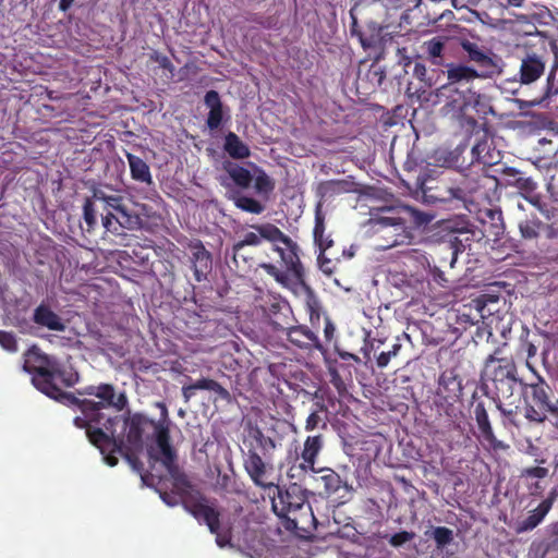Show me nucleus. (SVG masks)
Segmentation results:
<instances>
[{
	"instance_id": "nucleus-1",
	"label": "nucleus",
	"mask_w": 558,
	"mask_h": 558,
	"mask_svg": "<svg viewBox=\"0 0 558 558\" xmlns=\"http://www.w3.org/2000/svg\"><path fill=\"white\" fill-rule=\"evenodd\" d=\"M23 369L32 376L36 389L80 412L73 418L76 427L104 423L101 410L106 405L114 404L121 409L128 402L124 391L117 392L116 387L107 383L83 387L76 393L63 391L62 387H72L78 381L77 372L65 367L56 356L46 354L35 344L23 354Z\"/></svg>"
},
{
	"instance_id": "nucleus-2",
	"label": "nucleus",
	"mask_w": 558,
	"mask_h": 558,
	"mask_svg": "<svg viewBox=\"0 0 558 558\" xmlns=\"http://www.w3.org/2000/svg\"><path fill=\"white\" fill-rule=\"evenodd\" d=\"M129 403V401L126 402ZM114 404L106 405L101 411L104 423H90L89 426L80 427L85 429L90 444L97 447L101 453L107 448H113V451H122L123 447L142 451L145 444L153 442L158 435L159 427H165L167 423L156 422L143 413H129L126 417L109 413L111 409L117 412L122 411Z\"/></svg>"
},
{
	"instance_id": "nucleus-3",
	"label": "nucleus",
	"mask_w": 558,
	"mask_h": 558,
	"mask_svg": "<svg viewBox=\"0 0 558 558\" xmlns=\"http://www.w3.org/2000/svg\"><path fill=\"white\" fill-rule=\"evenodd\" d=\"M502 347H497L484 361L482 378L492 384L493 399L502 415L512 417L519 409V398L514 395L515 386L524 383L518 375V367L512 357L501 356Z\"/></svg>"
},
{
	"instance_id": "nucleus-4",
	"label": "nucleus",
	"mask_w": 558,
	"mask_h": 558,
	"mask_svg": "<svg viewBox=\"0 0 558 558\" xmlns=\"http://www.w3.org/2000/svg\"><path fill=\"white\" fill-rule=\"evenodd\" d=\"M373 228L385 241L383 248L410 244L414 229L426 226L430 217L411 206L401 205L380 209L377 217L371 219Z\"/></svg>"
},
{
	"instance_id": "nucleus-5",
	"label": "nucleus",
	"mask_w": 558,
	"mask_h": 558,
	"mask_svg": "<svg viewBox=\"0 0 558 558\" xmlns=\"http://www.w3.org/2000/svg\"><path fill=\"white\" fill-rule=\"evenodd\" d=\"M243 466L255 486L275 490L271 497V506L278 517L287 518L290 512H294L304 506L305 497L298 484L293 483L283 488L271 481H267V475L272 468L258 456L256 449L248 448L244 453Z\"/></svg>"
},
{
	"instance_id": "nucleus-6",
	"label": "nucleus",
	"mask_w": 558,
	"mask_h": 558,
	"mask_svg": "<svg viewBox=\"0 0 558 558\" xmlns=\"http://www.w3.org/2000/svg\"><path fill=\"white\" fill-rule=\"evenodd\" d=\"M260 232L265 240L274 244V251L279 254L286 271L291 274L307 291L312 292L305 283V270L300 259V247L296 242L272 223L260 227Z\"/></svg>"
},
{
	"instance_id": "nucleus-7",
	"label": "nucleus",
	"mask_w": 558,
	"mask_h": 558,
	"mask_svg": "<svg viewBox=\"0 0 558 558\" xmlns=\"http://www.w3.org/2000/svg\"><path fill=\"white\" fill-rule=\"evenodd\" d=\"M536 376V383H521V391L525 403V417L531 422L542 423L547 413L555 411L556 405L550 400V387L537 373Z\"/></svg>"
},
{
	"instance_id": "nucleus-8",
	"label": "nucleus",
	"mask_w": 558,
	"mask_h": 558,
	"mask_svg": "<svg viewBox=\"0 0 558 558\" xmlns=\"http://www.w3.org/2000/svg\"><path fill=\"white\" fill-rule=\"evenodd\" d=\"M438 96L446 98L441 108L445 116L459 119L466 116L470 109L480 113L478 106L482 104V96L473 90L472 86H465L464 88L441 86L438 88Z\"/></svg>"
},
{
	"instance_id": "nucleus-9",
	"label": "nucleus",
	"mask_w": 558,
	"mask_h": 558,
	"mask_svg": "<svg viewBox=\"0 0 558 558\" xmlns=\"http://www.w3.org/2000/svg\"><path fill=\"white\" fill-rule=\"evenodd\" d=\"M192 487L183 492H177L181 498L184 509L191 513L198 522H204L210 533H217L220 530V512L213 506L201 493L193 495Z\"/></svg>"
},
{
	"instance_id": "nucleus-10",
	"label": "nucleus",
	"mask_w": 558,
	"mask_h": 558,
	"mask_svg": "<svg viewBox=\"0 0 558 558\" xmlns=\"http://www.w3.org/2000/svg\"><path fill=\"white\" fill-rule=\"evenodd\" d=\"M154 441L159 448L161 463L173 480V488L175 492H183L191 488V482L187 476L180 471L175 462L177 453L170 444V430L168 424L165 427H159L158 435L155 437Z\"/></svg>"
},
{
	"instance_id": "nucleus-11",
	"label": "nucleus",
	"mask_w": 558,
	"mask_h": 558,
	"mask_svg": "<svg viewBox=\"0 0 558 558\" xmlns=\"http://www.w3.org/2000/svg\"><path fill=\"white\" fill-rule=\"evenodd\" d=\"M116 201L117 203L109 206L105 214L101 215L102 227L108 232L114 234L119 233V228L126 230L138 229L142 223L141 217L128 208L123 196H117Z\"/></svg>"
},
{
	"instance_id": "nucleus-12",
	"label": "nucleus",
	"mask_w": 558,
	"mask_h": 558,
	"mask_svg": "<svg viewBox=\"0 0 558 558\" xmlns=\"http://www.w3.org/2000/svg\"><path fill=\"white\" fill-rule=\"evenodd\" d=\"M420 187L434 202L448 203L454 199L465 202V189L461 187V182L454 184L445 177L422 182Z\"/></svg>"
},
{
	"instance_id": "nucleus-13",
	"label": "nucleus",
	"mask_w": 558,
	"mask_h": 558,
	"mask_svg": "<svg viewBox=\"0 0 558 558\" xmlns=\"http://www.w3.org/2000/svg\"><path fill=\"white\" fill-rule=\"evenodd\" d=\"M498 180L495 177L481 174L477 177L464 178L461 187L465 189V202H489L494 197Z\"/></svg>"
},
{
	"instance_id": "nucleus-14",
	"label": "nucleus",
	"mask_w": 558,
	"mask_h": 558,
	"mask_svg": "<svg viewBox=\"0 0 558 558\" xmlns=\"http://www.w3.org/2000/svg\"><path fill=\"white\" fill-rule=\"evenodd\" d=\"M186 248L191 255L189 257L194 279L203 282L208 279L213 270V254L205 247L199 239H192L187 242Z\"/></svg>"
},
{
	"instance_id": "nucleus-15",
	"label": "nucleus",
	"mask_w": 558,
	"mask_h": 558,
	"mask_svg": "<svg viewBox=\"0 0 558 558\" xmlns=\"http://www.w3.org/2000/svg\"><path fill=\"white\" fill-rule=\"evenodd\" d=\"M545 69V56L535 51H527L520 59V66L514 81L521 85H531L544 75Z\"/></svg>"
},
{
	"instance_id": "nucleus-16",
	"label": "nucleus",
	"mask_w": 558,
	"mask_h": 558,
	"mask_svg": "<svg viewBox=\"0 0 558 558\" xmlns=\"http://www.w3.org/2000/svg\"><path fill=\"white\" fill-rule=\"evenodd\" d=\"M534 163L539 168H558V131L551 137H542L534 147Z\"/></svg>"
},
{
	"instance_id": "nucleus-17",
	"label": "nucleus",
	"mask_w": 558,
	"mask_h": 558,
	"mask_svg": "<svg viewBox=\"0 0 558 558\" xmlns=\"http://www.w3.org/2000/svg\"><path fill=\"white\" fill-rule=\"evenodd\" d=\"M204 104L209 109L206 125L210 131L220 129L225 122L229 121V110L225 108L217 90H208L204 96Z\"/></svg>"
},
{
	"instance_id": "nucleus-18",
	"label": "nucleus",
	"mask_w": 558,
	"mask_h": 558,
	"mask_svg": "<svg viewBox=\"0 0 558 558\" xmlns=\"http://www.w3.org/2000/svg\"><path fill=\"white\" fill-rule=\"evenodd\" d=\"M264 310L275 331H282L283 328H288L292 320V310L289 303L282 299H271Z\"/></svg>"
},
{
	"instance_id": "nucleus-19",
	"label": "nucleus",
	"mask_w": 558,
	"mask_h": 558,
	"mask_svg": "<svg viewBox=\"0 0 558 558\" xmlns=\"http://www.w3.org/2000/svg\"><path fill=\"white\" fill-rule=\"evenodd\" d=\"M282 331L286 332L287 339L300 349H316L320 352L324 351V347L318 337L307 326H293L289 323L288 328H283Z\"/></svg>"
},
{
	"instance_id": "nucleus-20",
	"label": "nucleus",
	"mask_w": 558,
	"mask_h": 558,
	"mask_svg": "<svg viewBox=\"0 0 558 558\" xmlns=\"http://www.w3.org/2000/svg\"><path fill=\"white\" fill-rule=\"evenodd\" d=\"M473 412L483 441L486 442L489 446V448L494 450L502 449L504 444L502 441L498 440L497 437L495 436L485 403L483 401L476 402Z\"/></svg>"
},
{
	"instance_id": "nucleus-21",
	"label": "nucleus",
	"mask_w": 558,
	"mask_h": 558,
	"mask_svg": "<svg viewBox=\"0 0 558 558\" xmlns=\"http://www.w3.org/2000/svg\"><path fill=\"white\" fill-rule=\"evenodd\" d=\"M325 439L322 434L307 436L303 444L301 458L303 462L299 465V469L303 471L316 472L315 463L320 451L324 448Z\"/></svg>"
},
{
	"instance_id": "nucleus-22",
	"label": "nucleus",
	"mask_w": 558,
	"mask_h": 558,
	"mask_svg": "<svg viewBox=\"0 0 558 558\" xmlns=\"http://www.w3.org/2000/svg\"><path fill=\"white\" fill-rule=\"evenodd\" d=\"M480 74L476 70L471 66L464 64H447V80L448 82L444 86L451 87H461L471 86L475 78H477Z\"/></svg>"
},
{
	"instance_id": "nucleus-23",
	"label": "nucleus",
	"mask_w": 558,
	"mask_h": 558,
	"mask_svg": "<svg viewBox=\"0 0 558 558\" xmlns=\"http://www.w3.org/2000/svg\"><path fill=\"white\" fill-rule=\"evenodd\" d=\"M477 306H481L483 314V325L489 327L495 319V315H498L500 312L501 298L498 294L483 293L477 296ZM499 316H497V318Z\"/></svg>"
},
{
	"instance_id": "nucleus-24",
	"label": "nucleus",
	"mask_w": 558,
	"mask_h": 558,
	"mask_svg": "<svg viewBox=\"0 0 558 558\" xmlns=\"http://www.w3.org/2000/svg\"><path fill=\"white\" fill-rule=\"evenodd\" d=\"M33 320L43 327L53 331H63L65 326L61 318L47 305L40 304L34 311Z\"/></svg>"
},
{
	"instance_id": "nucleus-25",
	"label": "nucleus",
	"mask_w": 558,
	"mask_h": 558,
	"mask_svg": "<svg viewBox=\"0 0 558 558\" xmlns=\"http://www.w3.org/2000/svg\"><path fill=\"white\" fill-rule=\"evenodd\" d=\"M481 222L483 225L484 232H487L495 238H499L504 233L505 227L500 209L486 208L485 210H481Z\"/></svg>"
},
{
	"instance_id": "nucleus-26",
	"label": "nucleus",
	"mask_w": 558,
	"mask_h": 558,
	"mask_svg": "<svg viewBox=\"0 0 558 558\" xmlns=\"http://www.w3.org/2000/svg\"><path fill=\"white\" fill-rule=\"evenodd\" d=\"M352 191V183L347 180H327L318 184L316 194L319 197L318 202L331 198L333 196L349 193Z\"/></svg>"
},
{
	"instance_id": "nucleus-27",
	"label": "nucleus",
	"mask_w": 558,
	"mask_h": 558,
	"mask_svg": "<svg viewBox=\"0 0 558 558\" xmlns=\"http://www.w3.org/2000/svg\"><path fill=\"white\" fill-rule=\"evenodd\" d=\"M125 157L129 162L131 178L141 183L151 185L154 183L150 168L141 157L126 153Z\"/></svg>"
},
{
	"instance_id": "nucleus-28",
	"label": "nucleus",
	"mask_w": 558,
	"mask_h": 558,
	"mask_svg": "<svg viewBox=\"0 0 558 558\" xmlns=\"http://www.w3.org/2000/svg\"><path fill=\"white\" fill-rule=\"evenodd\" d=\"M222 169L228 174V178L239 187L247 189L253 181L251 171L236 162L225 160Z\"/></svg>"
},
{
	"instance_id": "nucleus-29",
	"label": "nucleus",
	"mask_w": 558,
	"mask_h": 558,
	"mask_svg": "<svg viewBox=\"0 0 558 558\" xmlns=\"http://www.w3.org/2000/svg\"><path fill=\"white\" fill-rule=\"evenodd\" d=\"M478 305L477 298L471 300L469 303L463 304L458 310L457 322L463 326H473L483 324V314Z\"/></svg>"
},
{
	"instance_id": "nucleus-30",
	"label": "nucleus",
	"mask_w": 558,
	"mask_h": 558,
	"mask_svg": "<svg viewBox=\"0 0 558 558\" xmlns=\"http://www.w3.org/2000/svg\"><path fill=\"white\" fill-rule=\"evenodd\" d=\"M223 150L233 159H246L251 156V149L234 132L225 136Z\"/></svg>"
},
{
	"instance_id": "nucleus-31",
	"label": "nucleus",
	"mask_w": 558,
	"mask_h": 558,
	"mask_svg": "<svg viewBox=\"0 0 558 558\" xmlns=\"http://www.w3.org/2000/svg\"><path fill=\"white\" fill-rule=\"evenodd\" d=\"M445 45L446 41L441 37H434L423 43L422 49L426 54V59L434 65L445 64Z\"/></svg>"
},
{
	"instance_id": "nucleus-32",
	"label": "nucleus",
	"mask_w": 558,
	"mask_h": 558,
	"mask_svg": "<svg viewBox=\"0 0 558 558\" xmlns=\"http://www.w3.org/2000/svg\"><path fill=\"white\" fill-rule=\"evenodd\" d=\"M461 47L468 53V59L478 66L488 69L495 65L493 59L476 43L463 40Z\"/></svg>"
},
{
	"instance_id": "nucleus-33",
	"label": "nucleus",
	"mask_w": 558,
	"mask_h": 558,
	"mask_svg": "<svg viewBox=\"0 0 558 558\" xmlns=\"http://www.w3.org/2000/svg\"><path fill=\"white\" fill-rule=\"evenodd\" d=\"M546 225L535 215L526 216L519 222L520 234L524 240H536L544 231Z\"/></svg>"
},
{
	"instance_id": "nucleus-34",
	"label": "nucleus",
	"mask_w": 558,
	"mask_h": 558,
	"mask_svg": "<svg viewBox=\"0 0 558 558\" xmlns=\"http://www.w3.org/2000/svg\"><path fill=\"white\" fill-rule=\"evenodd\" d=\"M234 206L245 213L260 215L264 213L266 206L258 199L234 192L229 196Z\"/></svg>"
},
{
	"instance_id": "nucleus-35",
	"label": "nucleus",
	"mask_w": 558,
	"mask_h": 558,
	"mask_svg": "<svg viewBox=\"0 0 558 558\" xmlns=\"http://www.w3.org/2000/svg\"><path fill=\"white\" fill-rule=\"evenodd\" d=\"M266 223L252 226V228L254 230H256L257 232H247L244 234L242 240H240L233 244L232 252H233V259L235 262H236V258L240 256L244 258V256L242 255L241 252L245 246L260 245L263 239H265L264 235H262L260 227H264Z\"/></svg>"
},
{
	"instance_id": "nucleus-36",
	"label": "nucleus",
	"mask_w": 558,
	"mask_h": 558,
	"mask_svg": "<svg viewBox=\"0 0 558 558\" xmlns=\"http://www.w3.org/2000/svg\"><path fill=\"white\" fill-rule=\"evenodd\" d=\"M315 473H323L319 477V481L324 485L325 493L330 496L337 493L343 485V481L340 475L329 468H323L316 470Z\"/></svg>"
},
{
	"instance_id": "nucleus-37",
	"label": "nucleus",
	"mask_w": 558,
	"mask_h": 558,
	"mask_svg": "<svg viewBox=\"0 0 558 558\" xmlns=\"http://www.w3.org/2000/svg\"><path fill=\"white\" fill-rule=\"evenodd\" d=\"M141 451L129 449L128 447H123L122 451H119L129 464L132 466L134 471H136L145 485H151L149 480H153V475L149 472H144V464L138 458V453Z\"/></svg>"
},
{
	"instance_id": "nucleus-38",
	"label": "nucleus",
	"mask_w": 558,
	"mask_h": 558,
	"mask_svg": "<svg viewBox=\"0 0 558 558\" xmlns=\"http://www.w3.org/2000/svg\"><path fill=\"white\" fill-rule=\"evenodd\" d=\"M254 167L255 179H254V189L256 193L260 196H264L268 199L269 194L275 189V183L271 178L259 167L251 163Z\"/></svg>"
},
{
	"instance_id": "nucleus-39",
	"label": "nucleus",
	"mask_w": 558,
	"mask_h": 558,
	"mask_svg": "<svg viewBox=\"0 0 558 558\" xmlns=\"http://www.w3.org/2000/svg\"><path fill=\"white\" fill-rule=\"evenodd\" d=\"M549 511L546 507H543L541 504L532 511H530L529 515L519 522L518 532H527L535 529L546 517Z\"/></svg>"
},
{
	"instance_id": "nucleus-40",
	"label": "nucleus",
	"mask_w": 558,
	"mask_h": 558,
	"mask_svg": "<svg viewBox=\"0 0 558 558\" xmlns=\"http://www.w3.org/2000/svg\"><path fill=\"white\" fill-rule=\"evenodd\" d=\"M558 95V56H555V59L549 68V72L546 77V84L544 87L543 99H551L553 97Z\"/></svg>"
},
{
	"instance_id": "nucleus-41",
	"label": "nucleus",
	"mask_w": 558,
	"mask_h": 558,
	"mask_svg": "<svg viewBox=\"0 0 558 558\" xmlns=\"http://www.w3.org/2000/svg\"><path fill=\"white\" fill-rule=\"evenodd\" d=\"M511 186L517 187L520 193L529 199L532 204L538 203V198H533L532 195L535 193L537 189V183L531 178L525 177L523 173L521 177H518L515 181H511Z\"/></svg>"
},
{
	"instance_id": "nucleus-42",
	"label": "nucleus",
	"mask_w": 558,
	"mask_h": 558,
	"mask_svg": "<svg viewBox=\"0 0 558 558\" xmlns=\"http://www.w3.org/2000/svg\"><path fill=\"white\" fill-rule=\"evenodd\" d=\"M193 385L196 390L214 391L222 400L230 399V392L214 379L203 377V378L196 380L195 383H193Z\"/></svg>"
},
{
	"instance_id": "nucleus-43",
	"label": "nucleus",
	"mask_w": 558,
	"mask_h": 558,
	"mask_svg": "<svg viewBox=\"0 0 558 558\" xmlns=\"http://www.w3.org/2000/svg\"><path fill=\"white\" fill-rule=\"evenodd\" d=\"M432 537L438 549L445 548L453 541V531L447 526H437L433 530Z\"/></svg>"
},
{
	"instance_id": "nucleus-44",
	"label": "nucleus",
	"mask_w": 558,
	"mask_h": 558,
	"mask_svg": "<svg viewBox=\"0 0 558 558\" xmlns=\"http://www.w3.org/2000/svg\"><path fill=\"white\" fill-rule=\"evenodd\" d=\"M315 405L317 407V409L311 412V414L307 416L305 421L304 428L306 432H312L316 429L319 426V424H322L324 428L326 427V423L323 421L320 413L326 412L327 407L323 402H317Z\"/></svg>"
},
{
	"instance_id": "nucleus-45",
	"label": "nucleus",
	"mask_w": 558,
	"mask_h": 558,
	"mask_svg": "<svg viewBox=\"0 0 558 558\" xmlns=\"http://www.w3.org/2000/svg\"><path fill=\"white\" fill-rule=\"evenodd\" d=\"M97 208L93 199H86L83 204V219L87 226V231H94L97 226Z\"/></svg>"
},
{
	"instance_id": "nucleus-46",
	"label": "nucleus",
	"mask_w": 558,
	"mask_h": 558,
	"mask_svg": "<svg viewBox=\"0 0 558 558\" xmlns=\"http://www.w3.org/2000/svg\"><path fill=\"white\" fill-rule=\"evenodd\" d=\"M117 194H107L104 190L98 187L92 189V196L86 197V199H93V203L96 204V202H101L104 204L102 210L106 211L109 206L117 203Z\"/></svg>"
},
{
	"instance_id": "nucleus-47",
	"label": "nucleus",
	"mask_w": 558,
	"mask_h": 558,
	"mask_svg": "<svg viewBox=\"0 0 558 558\" xmlns=\"http://www.w3.org/2000/svg\"><path fill=\"white\" fill-rule=\"evenodd\" d=\"M338 263V258L328 257L327 251L319 252L317 256L318 267L327 276H331L332 274H335Z\"/></svg>"
},
{
	"instance_id": "nucleus-48",
	"label": "nucleus",
	"mask_w": 558,
	"mask_h": 558,
	"mask_svg": "<svg viewBox=\"0 0 558 558\" xmlns=\"http://www.w3.org/2000/svg\"><path fill=\"white\" fill-rule=\"evenodd\" d=\"M402 345L400 343V338L397 337V342L392 344L391 349L389 351H383L376 357L377 366L379 368L386 367L389 364L390 360L399 354Z\"/></svg>"
},
{
	"instance_id": "nucleus-49",
	"label": "nucleus",
	"mask_w": 558,
	"mask_h": 558,
	"mask_svg": "<svg viewBox=\"0 0 558 558\" xmlns=\"http://www.w3.org/2000/svg\"><path fill=\"white\" fill-rule=\"evenodd\" d=\"M280 446V442L276 439L266 436L263 441L259 444L258 448L262 451L263 457L258 453V456L269 465L271 466L267 460H270L272 457L274 451L277 449V447Z\"/></svg>"
},
{
	"instance_id": "nucleus-50",
	"label": "nucleus",
	"mask_w": 558,
	"mask_h": 558,
	"mask_svg": "<svg viewBox=\"0 0 558 558\" xmlns=\"http://www.w3.org/2000/svg\"><path fill=\"white\" fill-rule=\"evenodd\" d=\"M0 345L9 352H16L17 341L15 335L11 331L0 330Z\"/></svg>"
},
{
	"instance_id": "nucleus-51",
	"label": "nucleus",
	"mask_w": 558,
	"mask_h": 558,
	"mask_svg": "<svg viewBox=\"0 0 558 558\" xmlns=\"http://www.w3.org/2000/svg\"><path fill=\"white\" fill-rule=\"evenodd\" d=\"M521 340H522V344H521V347H522V351H524V352L526 353V362H525V365H526V367H527L531 372H533L534 374H536V369L534 368V366L532 365V363L530 362V360L536 355V353H537V347L535 345V343H534V342L530 341V340L527 339V337H526V338H524V339L522 338Z\"/></svg>"
},
{
	"instance_id": "nucleus-52",
	"label": "nucleus",
	"mask_w": 558,
	"mask_h": 558,
	"mask_svg": "<svg viewBox=\"0 0 558 558\" xmlns=\"http://www.w3.org/2000/svg\"><path fill=\"white\" fill-rule=\"evenodd\" d=\"M413 75L423 83V87H432L434 82L430 76L427 75V69L425 64L415 62L413 68Z\"/></svg>"
},
{
	"instance_id": "nucleus-53",
	"label": "nucleus",
	"mask_w": 558,
	"mask_h": 558,
	"mask_svg": "<svg viewBox=\"0 0 558 558\" xmlns=\"http://www.w3.org/2000/svg\"><path fill=\"white\" fill-rule=\"evenodd\" d=\"M439 386L440 390L444 388L445 390H450L456 393L460 388V383L456 380V377L453 376L452 373L445 372L440 376Z\"/></svg>"
},
{
	"instance_id": "nucleus-54",
	"label": "nucleus",
	"mask_w": 558,
	"mask_h": 558,
	"mask_svg": "<svg viewBox=\"0 0 558 558\" xmlns=\"http://www.w3.org/2000/svg\"><path fill=\"white\" fill-rule=\"evenodd\" d=\"M149 59L150 61L158 63L163 70H167L171 76L173 75L174 65L167 56L155 50L149 54Z\"/></svg>"
},
{
	"instance_id": "nucleus-55",
	"label": "nucleus",
	"mask_w": 558,
	"mask_h": 558,
	"mask_svg": "<svg viewBox=\"0 0 558 558\" xmlns=\"http://www.w3.org/2000/svg\"><path fill=\"white\" fill-rule=\"evenodd\" d=\"M414 537V532L401 531L391 535V537L389 538V544L396 548L401 547L405 543L411 542Z\"/></svg>"
},
{
	"instance_id": "nucleus-56",
	"label": "nucleus",
	"mask_w": 558,
	"mask_h": 558,
	"mask_svg": "<svg viewBox=\"0 0 558 558\" xmlns=\"http://www.w3.org/2000/svg\"><path fill=\"white\" fill-rule=\"evenodd\" d=\"M326 225H325V214L323 211V204L318 202L315 206V225L313 234L316 233H325Z\"/></svg>"
},
{
	"instance_id": "nucleus-57",
	"label": "nucleus",
	"mask_w": 558,
	"mask_h": 558,
	"mask_svg": "<svg viewBox=\"0 0 558 558\" xmlns=\"http://www.w3.org/2000/svg\"><path fill=\"white\" fill-rule=\"evenodd\" d=\"M547 475L548 469L543 466H531L521 471V477L525 478H545Z\"/></svg>"
},
{
	"instance_id": "nucleus-58",
	"label": "nucleus",
	"mask_w": 558,
	"mask_h": 558,
	"mask_svg": "<svg viewBox=\"0 0 558 558\" xmlns=\"http://www.w3.org/2000/svg\"><path fill=\"white\" fill-rule=\"evenodd\" d=\"M260 267L271 277L276 279L277 282L284 283L287 281V274L280 270L276 265L267 263L262 264Z\"/></svg>"
},
{
	"instance_id": "nucleus-59",
	"label": "nucleus",
	"mask_w": 558,
	"mask_h": 558,
	"mask_svg": "<svg viewBox=\"0 0 558 558\" xmlns=\"http://www.w3.org/2000/svg\"><path fill=\"white\" fill-rule=\"evenodd\" d=\"M313 236L314 243L318 247L319 252L328 251L333 245V241L329 235H325V233H316L313 234Z\"/></svg>"
},
{
	"instance_id": "nucleus-60",
	"label": "nucleus",
	"mask_w": 558,
	"mask_h": 558,
	"mask_svg": "<svg viewBox=\"0 0 558 558\" xmlns=\"http://www.w3.org/2000/svg\"><path fill=\"white\" fill-rule=\"evenodd\" d=\"M367 75L372 81H376L377 85H381L386 78L385 70L378 64H372Z\"/></svg>"
},
{
	"instance_id": "nucleus-61",
	"label": "nucleus",
	"mask_w": 558,
	"mask_h": 558,
	"mask_svg": "<svg viewBox=\"0 0 558 558\" xmlns=\"http://www.w3.org/2000/svg\"><path fill=\"white\" fill-rule=\"evenodd\" d=\"M486 147H487L486 142L477 143L476 145H474L472 147V151H471L472 153V162L478 161V162H483V163H488V161L482 157V153L486 149Z\"/></svg>"
},
{
	"instance_id": "nucleus-62",
	"label": "nucleus",
	"mask_w": 558,
	"mask_h": 558,
	"mask_svg": "<svg viewBox=\"0 0 558 558\" xmlns=\"http://www.w3.org/2000/svg\"><path fill=\"white\" fill-rule=\"evenodd\" d=\"M450 246L452 248V263H453L457 258L458 253L464 251L465 245L463 244V240L459 235H457V236H453L452 240H450Z\"/></svg>"
},
{
	"instance_id": "nucleus-63",
	"label": "nucleus",
	"mask_w": 558,
	"mask_h": 558,
	"mask_svg": "<svg viewBox=\"0 0 558 558\" xmlns=\"http://www.w3.org/2000/svg\"><path fill=\"white\" fill-rule=\"evenodd\" d=\"M558 498V486L553 487L550 492L548 493V496L541 502L543 507H546L548 511H550L554 502Z\"/></svg>"
},
{
	"instance_id": "nucleus-64",
	"label": "nucleus",
	"mask_w": 558,
	"mask_h": 558,
	"mask_svg": "<svg viewBox=\"0 0 558 558\" xmlns=\"http://www.w3.org/2000/svg\"><path fill=\"white\" fill-rule=\"evenodd\" d=\"M335 332H336L335 325L329 319H326L325 327H324V336L328 342L332 340Z\"/></svg>"
}]
</instances>
